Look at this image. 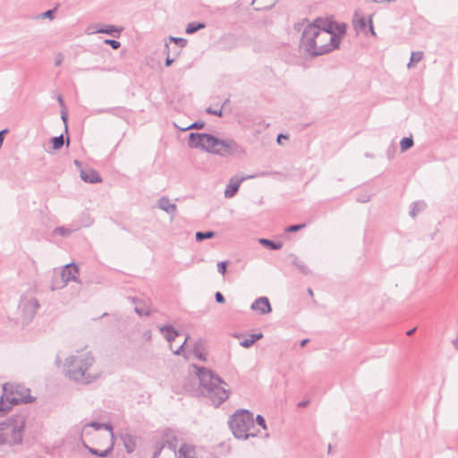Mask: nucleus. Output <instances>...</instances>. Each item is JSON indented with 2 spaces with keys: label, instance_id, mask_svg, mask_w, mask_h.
Masks as SVG:
<instances>
[{
  "label": "nucleus",
  "instance_id": "14",
  "mask_svg": "<svg viewBox=\"0 0 458 458\" xmlns=\"http://www.w3.org/2000/svg\"><path fill=\"white\" fill-rule=\"evenodd\" d=\"M81 445L86 450H88V452L90 454L98 456V457L105 458L113 453L114 441H111L109 443V445L105 450H98L97 448L91 447L87 445L85 440H82Z\"/></svg>",
  "mask_w": 458,
  "mask_h": 458
},
{
  "label": "nucleus",
  "instance_id": "64",
  "mask_svg": "<svg viewBox=\"0 0 458 458\" xmlns=\"http://www.w3.org/2000/svg\"><path fill=\"white\" fill-rule=\"evenodd\" d=\"M454 347L458 350V337L453 341Z\"/></svg>",
  "mask_w": 458,
  "mask_h": 458
},
{
  "label": "nucleus",
  "instance_id": "33",
  "mask_svg": "<svg viewBox=\"0 0 458 458\" xmlns=\"http://www.w3.org/2000/svg\"><path fill=\"white\" fill-rule=\"evenodd\" d=\"M216 233L214 231H199L195 233L196 242H203L204 240L212 239L215 237Z\"/></svg>",
  "mask_w": 458,
  "mask_h": 458
},
{
  "label": "nucleus",
  "instance_id": "5",
  "mask_svg": "<svg viewBox=\"0 0 458 458\" xmlns=\"http://www.w3.org/2000/svg\"><path fill=\"white\" fill-rule=\"evenodd\" d=\"M228 426L233 437L247 440L259 435V429L254 426V415L250 410L238 409L228 419Z\"/></svg>",
  "mask_w": 458,
  "mask_h": 458
},
{
  "label": "nucleus",
  "instance_id": "37",
  "mask_svg": "<svg viewBox=\"0 0 458 458\" xmlns=\"http://www.w3.org/2000/svg\"><path fill=\"white\" fill-rule=\"evenodd\" d=\"M56 11H57V6L39 13L37 16V18L38 19H49V20H53L55 18V13H56Z\"/></svg>",
  "mask_w": 458,
  "mask_h": 458
},
{
  "label": "nucleus",
  "instance_id": "18",
  "mask_svg": "<svg viewBox=\"0 0 458 458\" xmlns=\"http://www.w3.org/2000/svg\"><path fill=\"white\" fill-rule=\"evenodd\" d=\"M67 284L68 283L65 281L64 277L62 276L60 272H54L49 287L51 291H56L63 289Z\"/></svg>",
  "mask_w": 458,
  "mask_h": 458
},
{
  "label": "nucleus",
  "instance_id": "36",
  "mask_svg": "<svg viewBox=\"0 0 458 458\" xmlns=\"http://www.w3.org/2000/svg\"><path fill=\"white\" fill-rule=\"evenodd\" d=\"M164 52L166 53V55H167L165 61V65L166 67L171 66L172 64L175 61V58L177 56V55H175V51L174 52V57H171L170 56V47L167 43H165Z\"/></svg>",
  "mask_w": 458,
  "mask_h": 458
},
{
  "label": "nucleus",
  "instance_id": "39",
  "mask_svg": "<svg viewBox=\"0 0 458 458\" xmlns=\"http://www.w3.org/2000/svg\"><path fill=\"white\" fill-rule=\"evenodd\" d=\"M423 52L422 51H416L412 52L411 55L410 62L408 64V67L410 68L412 64L419 63L423 58Z\"/></svg>",
  "mask_w": 458,
  "mask_h": 458
},
{
  "label": "nucleus",
  "instance_id": "12",
  "mask_svg": "<svg viewBox=\"0 0 458 458\" xmlns=\"http://www.w3.org/2000/svg\"><path fill=\"white\" fill-rule=\"evenodd\" d=\"M60 273L67 283L70 281L77 283L79 281L80 269L75 263H69L64 266Z\"/></svg>",
  "mask_w": 458,
  "mask_h": 458
},
{
  "label": "nucleus",
  "instance_id": "30",
  "mask_svg": "<svg viewBox=\"0 0 458 458\" xmlns=\"http://www.w3.org/2000/svg\"><path fill=\"white\" fill-rule=\"evenodd\" d=\"M206 27V24L204 22L200 21H192L190 22L185 29V32L187 34H193Z\"/></svg>",
  "mask_w": 458,
  "mask_h": 458
},
{
  "label": "nucleus",
  "instance_id": "49",
  "mask_svg": "<svg viewBox=\"0 0 458 458\" xmlns=\"http://www.w3.org/2000/svg\"><path fill=\"white\" fill-rule=\"evenodd\" d=\"M206 112L210 114H214L216 116L221 117L223 115V110L222 108L219 109H213L211 106L208 107L206 109Z\"/></svg>",
  "mask_w": 458,
  "mask_h": 458
},
{
  "label": "nucleus",
  "instance_id": "62",
  "mask_svg": "<svg viewBox=\"0 0 458 458\" xmlns=\"http://www.w3.org/2000/svg\"><path fill=\"white\" fill-rule=\"evenodd\" d=\"M310 342V339L309 338H304L302 339L301 342H300V346L301 347H305L306 344Z\"/></svg>",
  "mask_w": 458,
  "mask_h": 458
},
{
  "label": "nucleus",
  "instance_id": "6",
  "mask_svg": "<svg viewBox=\"0 0 458 458\" xmlns=\"http://www.w3.org/2000/svg\"><path fill=\"white\" fill-rule=\"evenodd\" d=\"M309 23L302 30L300 46L303 47L305 52L311 57H318L323 55L329 54L330 51H326L327 44L317 46V39H320L318 32Z\"/></svg>",
  "mask_w": 458,
  "mask_h": 458
},
{
  "label": "nucleus",
  "instance_id": "20",
  "mask_svg": "<svg viewBox=\"0 0 458 458\" xmlns=\"http://www.w3.org/2000/svg\"><path fill=\"white\" fill-rule=\"evenodd\" d=\"M121 440L128 454H131L134 452L136 448V442L134 437L131 434L125 433L121 435Z\"/></svg>",
  "mask_w": 458,
  "mask_h": 458
},
{
  "label": "nucleus",
  "instance_id": "3",
  "mask_svg": "<svg viewBox=\"0 0 458 458\" xmlns=\"http://www.w3.org/2000/svg\"><path fill=\"white\" fill-rule=\"evenodd\" d=\"M27 418L28 412L23 410L0 422V445L13 446L22 443Z\"/></svg>",
  "mask_w": 458,
  "mask_h": 458
},
{
  "label": "nucleus",
  "instance_id": "28",
  "mask_svg": "<svg viewBox=\"0 0 458 458\" xmlns=\"http://www.w3.org/2000/svg\"><path fill=\"white\" fill-rule=\"evenodd\" d=\"M427 205L424 201H413L411 204L409 214L411 217L414 218L418 215V213L425 209Z\"/></svg>",
  "mask_w": 458,
  "mask_h": 458
},
{
  "label": "nucleus",
  "instance_id": "26",
  "mask_svg": "<svg viewBox=\"0 0 458 458\" xmlns=\"http://www.w3.org/2000/svg\"><path fill=\"white\" fill-rule=\"evenodd\" d=\"M123 28H118L114 25H105L103 28L98 29L97 30L98 33H103L110 35L114 38H118L120 36Z\"/></svg>",
  "mask_w": 458,
  "mask_h": 458
},
{
  "label": "nucleus",
  "instance_id": "32",
  "mask_svg": "<svg viewBox=\"0 0 458 458\" xmlns=\"http://www.w3.org/2000/svg\"><path fill=\"white\" fill-rule=\"evenodd\" d=\"M414 145V140L412 136L410 137H403L400 141V151L402 153L407 151L411 148H412Z\"/></svg>",
  "mask_w": 458,
  "mask_h": 458
},
{
  "label": "nucleus",
  "instance_id": "25",
  "mask_svg": "<svg viewBox=\"0 0 458 458\" xmlns=\"http://www.w3.org/2000/svg\"><path fill=\"white\" fill-rule=\"evenodd\" d=\"M276 1L272 0L267 3L266 0H253L251 4L256 11L270 10L276 5Z\"/></svg>",
  "mask_w": 458,
  "mask_h": 458
},
{
  "label": "nucleus",
  "instance_id": "47",
  "mask_svg": "<svg viewBox=\"0 0 458 458\" xmlns=\"http://www.w3.org/2000/svg\"><path fill=\"white\" fill-rule=\"evenodd\" d=\"M176 442L177 438L175 436H173L170 439L165 441V446H167L170 450L175 451L176 449Z\"/></svg>",
  "mask_w": 458,
  "mask_h": 458
},
{
  "label": "nucleus",
  "instance_id": "53",
  "mask_svg": "<svg viewBox=\"0 0 458 458\" xmlns=\"http://www.w3.org/2000/svg\"><path fill=\"white\" fill-rule=\"evenodd\" d=\"M215 300L217 303H225V296L222 294V293L220 292H216L215 293Z\"/></svg>",
  "mask_w": 458,
  "mask_h": 458
},
{
  "label": "nucleus",
  "instance_id": "17",
  "mask_svg": "<svg viewBox=\"0 0 458 458\" xmlns=\"http://www.w3.org/2000/svg\"><path fill=\"white\" fill-rule=\"evenodd\" d=\"M157 207L167 214L174 216L177 210L175 204L171 203L168 197L162 196L157 202Z\"/></svg>",
  "mask_w": 458,
  "mask_h": 458
},
{
  "label": "nucleus",
  "instance_id": "23",
  "mask_svg": "<svg viewBox=\"0 0 458 458\" xmlns=\"http://www.w3.org/2000/svg\"><path fill=\"white\" fill-rule=\"evenodd\" d=\"M89 428H93L95 430L102 429V423L95 421V420L86 423L81 428V437H80L81 443H82V440H84L85 436H88L90 434Z\"/></svg>",
  "mask_w": 458,
  "mask_h": 458
},
{
  "label": "nucleus",
  "instance_id": "46",
  "mask_svg": "<svg viewBox=\"0 0 458 458\" xmlns=\"http://www.w3.org/2000/svg\"><path fill=\"white\" fill-rule=\"evenodd\" d=\"M102 428L107 430L110 433V442L114 440V435L113 432V425L110 422L102 423Z\"/></svg>",
  "mask_w": 458,
  "mask_h": 458
},
{
  "label": "nucleus",
  "instance_id": "60",
  "mask_svg": "<svg viewBox=\"0 0 458 458\" xmlns=\"http://www.w3.org/2000/svg\"><path fill=\"white\" fill-rule=\"evenodd\" d=\"M63 62V55L59 54L58 57L55 59V66H58Z\"/></svg>",
  "mask_w": 458,
  "mask_h": 458
},
{
  "label": "nucleus",
  "instance_id": "54",
  "mask_svg": "<svg viewBox=\"0 0 458 458\" xmlns=\"http://www.w3.org/2000/svg\"><path fill=\"white\" fill-rule=\"evenodd\" d=\"M189 338H190V336L187 335L185 340H184V342L182 343V344L174 352V354L180 355L182 353V352H183L184 346H185V344H186V343H187Z\"/></svg>",
  "mask_w": 458,
  "mask_h": 458
},
{
  "label": "nucleus",
  "instance_id": "41",
  "mask_svg": "<svg viewBox=\"0 0 458 458\" xmlns=\"http://www.w3.org/2000/svg\"><path fill=\"white\" fill-rule=\"evenodd\" d=\"M305 226H306V224H304V223L291 225H288L287 227H285L284 232L285 233H295V232H298V231L303 229Z\"/></svg>",
  "mask_w": 458,
  "mask_h": 458
},
{
  "label": "nucleus",
  "instance_id": "1",
  "mask_svg": "<svg viewBox=\"0 0 458 458\" xmlns=\"http://www.w3.org/2000/svg\"><path fill=\"white\" fill-rule=\"evenodd\" d=\"M188 146L191 148L201 149L223 157L245 155L243 147L234 140L230 138L219 139L207 132H191L188 136Z\"/></svg>",
  "mask_w": 458,
  "mask_h": 458
},
{
  "label": "nucleus",
  "instance_id": "56",
  "mask_svg": "<svg viewBox=\"0 0 458 458\" xmlns=\"http://www.w3.org/2000/svg\"><path fill=\"white\" fill-rule=\"evenodd\" d=\"M288 138H289L288 134L279 133L276 137V142H277V144L280 145V144H282L281 140H284V139L287 140Z\"/></svg>",
  "mask_w": 458,
  "mask_h": 458
},
{
  "label": "nucleus",
  "instance_id": "9",
  "mask_svg": "<svg viewBox=\"0 0 458 458\" xmlns=\"http://www.w3.org/2000/svg\"><path fill=\"white\" fill-rule=\"evenodd\" d=\"M310 24L313 28L312 30H315L320 38L327 37L328 35L331 37L335 21L324 19L322 17H317Z\"/></svg>",
  "mask_w": 458,
  "mask_h": 458
},
{
  "label": "nucleus",
  "instance_id": "55",
  "mask_svg": "<svg viewBox=\"0 0 458 458\" xmlns=\"http://www.w3.org/2000/svg\"><path fill=\"white\" fill-rule=\"evenodd\" d=\"M57 101H58L59 106H61V110L67 109L62 95H58Z\"/></svg>",
  "mask_w": 458,
  "mask_h": 458
},
{
  "label": "nucleus",
  "instance_id": "40",
  "mask_svg": "<svg viewBox=\"0 0 458 458\" xmlns=\"http://www.w3.org/2000/svg\"><path fill=\"white\" fill-rule=\"evenodd\" d=\"M205 122L202 120H197L194 123H191L186 128L181 129L182 131H187V130H201L205 127Z\"/></svg>",
  "mask_w": 458,
  "mask_h": 458
},
{
  "label": "nucleus",
  "instance_id": "4",
  "mask_svg": "<svg viewBox=\"0 0 458 458\" xmlns=\"http://www.w3.org/2000/svg\"><path fill=\"white\" fill-rule=\"evenodd\" d=\"M94 362L95 359L90 352L72 355L65 360V374L70 379L77 383L90 384L98 378V376H91L87 373Z\"/></svg>",
  "mask_w": 458,
  "mask_h": 458
},
{
  "label": "nucleus",
  "instance_id": "21",
  "mask_svg": "<svg viewBox=\"0 0 458 458\" xmlns=\"http://www.w3.org/2000/svg\"><path fill=\"white\" fill-rule=\"evenodd\" d=\"M289 258L291 259V263L294 267H296L300 272L303 275H310L311 270L299 259L295 254H290Z\"/></svg>",
  "mask_w": 458,
  "mask_h": 458
},
{
  "label": "nucleus",
  "instance_id": "58",
  "mask_svg": "<svg viewBox=\"0 0 458 458\" xmlns=\"http://www.w3.org/2000/svg\"><path fill=\"white\" fill-rule=\"evenodd\" d=\"M134 310L140 316H142V315L148 316L149 315L148 311H144L143 309H140V308H138V307H135Z\"/></svg>",
  "mask_w": 458,
  "mask_h": 458
},
{
  "label": "nucleus",
  "instance_id": "38",
  "mask_svg": "<svg viewBox=\"0 0 458 458\" xmlns=\"http://www.w3.org/2000/svg\"><path fill=\"white\" fill-rule=\"evenodd\" d=\"M372 18H373V14H370L369 19H368V26H367L368 30L366 29L365 32H363L364 35L367 36V37L368 36H371V37H376L377 36V33H376V31L374 30Z\"/></svg>",
  "mask_w": 458,
  "mask_h": 458
},
{
  "label": "nucleus",
  "instance_id": "13",
  "mask_svg": "<svg viewBox=\"0 0 458 458\" xmlns=\"http://www.w3.org/2000/svg\"><path fill=\"white\" fill-rule=\"evenodd\" d=\"M81 179L87 183H98L102 182V177L98 172L93 168L81 169L80 171Z\"/></svg>",
  "mask_w": 458,
  "mask_h": 458
},
{
  "label": "nucleus",
  "instance_id": "15",
  "mask_svg": "<svg viewBox=\"0 0 458 458\" xmlns=\"http://www.w3.org/2000/svg\"><path fill=\"white\" fill-rule=\"evenodd\" d=\"M247 177H233L225 187V197L233 198L238 192L241 183Z\"/></svg>",
  "mask_w": 458,
  "mask_h": 458
},
{
  "label": "nucleus",
  "instance_id": "29",
  "mask_svg": "<svg viewBox=\"0 0 458 458\" xmlns=\"http://www.w3.org/2000/svg\"><path fill=\"white\" fill-rule=\"evenodd\" d=\"M169 41L174 42L177 49H175V55H179L181 54L182 49L187 45V39L183 38H177V37H169Z\"/></svg>",
  "mask_w": 458,
  "mask_h": 458
},
{
  "label": "nucleus",
  "instance_id": "63",
  "mask_svg": "<svg viewBox=\"0 0 458 458\" xmlns=\"http://www.w3.org/2000/svg\"><path fill=\"white\" fill-rule=\"evenodd\" d=\"M310 403L309 400L301 401L298 403L299 407H306Z\"/></svg>",
  "mask_w": 458,
  "mask_h": 458
},
{
  "label": "nucleus",
  "instance_id": "24",
  "mask_svg": "<svg viewBox=\"0 0 458 458\" xmlns=\"http://www.w3.org/2000/svg\"><path fill=\"white\" fill-rule=\"evenodd\" d=\"M259 242L263 247H265L266 249L270 250H278L282 249V247H283L282 242L273 241V240L267 239V238H259Z\"/></svg>",
  "mask_w": 458,
  "mask_h": 458
},
{
  "label": "nucleus",
  "instance_id": "45",
  "mask_svg": "<svg viewBox=\"0 0 458 458\" xmlns=\"http://www.w3.org/2000/svg\"><path fill=\"white\" fill-rule=\"evenodd\" d=\"M104 43L106 45L110 46L114 50L118 49L121 47V43L115 39L106 38L104 40Z\"/></svg>",
  "mask_w": 458,
  "mask_h": 458
},
{
  "label": "nucleus",
  "instance_id": "43",
  "mask_svg": "<svg viewBox=\"0 0 458 458\" xmlns=\"http://www.w3.org/2000/svg\"><path fill=\"white\" fill-rule=\"evenodd\" d=\"M61 119L64 124V132L68 135V111L61 110Z\"/></svg>",
  "mask_w": 458,
  "mask_h": 458
},
{
  "label": "nucleus",
  "instance_id": "31",
  "mask_svg": "<svg viewBox=\"0 0 458 458\" xmlns=\"http://www.w3.org/2000/svg\"><path fill=\"white\" fill-rule=\"evenodd\" d=\"M354 30L358 32H365V30L368 26V21H366L364 16L358 18L357 20H353L352 21Z\"/></svg>",
  "mask_w": 458,
  "mask_h": 458
},
{
  "label": "nucleus",
  "instance_id": "8",
  "mask_svg": "<svg viewBox=\"0 0 458 458\" xmlns=\"http://www.w3.org/2000/svg\"><path fill=\"white\" fill-rule=\"evenodd\" d=\"M347 25L345 23H338L337 21H335L333 32L331 33V37H329L327 47H325L326 51H330L331 53L335 49H339L341 39L345 35Z\"/></svg>",
  "mask_w": 458,
  "mask_h": 458
},
{
  "label": "nucleus",
  "instance_id": "2",
  "mask_svg": "<svg viewBox=\"0 0 458 458\" xmlns=\"http://www.w3.org/2000/svg\"><path fill=\"white\" fill-rule=\"evenodd\" d=\"M192 367L196 369L199 385L203 388V396L209 401L211 405L218 408L230 396V390L225 388V386H228L227 383L215 371L206 367L195 364Z\"/></svg>",
  "mask_w": 458,
  "mask_h": 458
},
{
  "label": "nucleus",
  "instance_id": "57",
  "mask_svg": "<svg viewBox=\"0 0 458 458\" xmlns=\"http://www.w3.org/2000/svg\"><path fill=\"white\" fill-rule=\"evenodd\" d=\"M288 138H289L288 134L279 133L276 137V142H277V144L280 145V144H282L281 140H284V139L287 140Z\"/></svg>",
  "mask_w": 458,
  "mask_h": 458
},
{
  "label": "nucleus",
  "instance_id": "61",
  "mask_svg": "<svg viewBox=\"0 0 458 458\" xmlns=\"http://www.w3.org/2000/svg\"><path fill=\"white\" fill-rule=\"evenodd\" d=\"M327 37H321L320 39H317V44L318 43H319L320 45L327 44L328 42H327Z\"/></svg>",
  "mask_w": 458,
  "mask_h": 458
},
{
  "label": "nucleus",
  "instance_id": "34",
  "mask_svg": "<svg viewBox=\"0 0 458 458\" xmlns=\"http://www.w3.org/2000/svg\"><path fill=\"white\" fill-rule=\"evenodd\" d=\"M50 142L52 145V148L54 150H58V149L62 148L64 144V140L63 134L60 136L52 137L50 140Z\"/></svg>",
  "mask_w": 458,
  "mask_h": 458
},
{
  "label": "nucleus",
  "instance_id": "10",
  "mask_svg": "<svg viewBox=\"0 0 458 458\" xmlns=\"http://www.w3.org/2000/svg\"><path fill=\"white\" fill-rule=\"evenodd\" d=\"M19 307L22 311L24 318L26 320H30L38 310L39 302L34 297L29 299L21 298Z\"/></svg>",
  "mask_w": 458,
  "mask_h": 458
},
{
  "label": "nucleus",
  "instance_id": "44",
  "mask_svg": "<svg viewBox=\"0 0 458 458\" xmlns=\"http://www.w3.org/2000/svg\"><path fill=\"white\" fill-rule=\"evenodd\" d=\"M165 444L164 443H157L155 445V451L153 453V455H152V458H158V456L160 455L162 450L165 448Z\"/></svg>",
  "mask_w": 458,
  "mask_h": 458
},
{
  "label": "nucleus",
  "instance_id": "42",
  "mask_svg": "<svg viewBox=\"0 0 458 458\" xmlns=\"http://www.w3.org/2000/svg\"><path fill=\"white\" fill-rule=\"evenodd\" d=\"M229 261L228 260H223L217 263V271L219 274L225 276L227 271Z\"/></svg>",
  "mask_w": 458,
  "mask_h": 458
},
{
  "label": "nucleus",
  "instance_id": "52",
  "mask_svg": "<svg viewBox=\"0 0 458 458\" xmlns=\"http://www.w3.org/2000/svg\"><path fill=\"white\" fill-rule=\"evenodd\" d=\"M121 111H124V108L123 107H113V108H109V109H102L99 111V113H104V112H112L113 114L118 115V113L121 112Z\"/></svg>",
  "mask_w": 458,
  "mask_h": 458
},
{
  "label": "nucleus",
  "instance_id": "59",
  "mask_svg": "<svg viewBox=\"0 0 458 458\" xmlns=\"http://www.w3.org/2000/svg\"><path fill=\"white\" fill-rule=\"evenodd\" d=\"M308 21V19H304L301 22H298L294 25V29L297 30H300L301 28L303 26L304 22Z\"/></svg>",
  "mask_w": 458,
  "mask_h": 458
},
{
  "label": "nucleus",
  "instance_id": "11",
  "mask_svg": "<svg viewBox=\"0 0 458 458\" xmlns=\"http://www.w3.org/2000/svg\"><path fill=\"white\" fill-rule=\"evenodd\" d=\"M252 310L259 311L260 315H266L272 312V306L269 299L266 296L257 298L250 305Z\"/></svg>",
  "mask_w": 458,
  "mask_h": 458
},
{
  "label": "nucleus",
  "instance_id": "27",
  "mask_svg": "<svg viewBox=\"0 0 458 458\" xmlns=\"http://www.w3.org/2000/svg\"><path fill=\"white\" fill-rule=\"evenodd\" d=\"M262 337L263 334L261 332L251 334L248 338H245L244 340L241 341L240 345L244 348H250Z\"/></svg>",
  "mask_w": 458,
  "mask_h": 458
},
{
  "label": "nucleus",
  "instance_id": "35",
  "mask_svg": "<svg viewBox=\"0 0 458 458\" xmlns=\"http://www.w3.org/2000/svg\"><path fill=\"white\" fill-rule=\"evenodd\" d=\"M72 230L70 228L64 226L55 227L53 231L54 235H60L62 237H68L72 233Z\"/></svg>",
  "mask_w": 458,
  "mask_h": 458
},
{
  "label": "nucleus",
  "instance_id": "51",
  "mask_svg": "<svg viewBox=\"0 0 458 458\" xmlns=\"http://www.w3.org/2000/svg\"><path fill=\"white\" fill-rule=\"evenodd\" d=\"M356 200L359 203H367L370 200V196L368 194H360L357 196Z\"/></svg>",
  "mask_w": 458,
  "mask_h": 458
},
{
  "label": "nucleus",
  "instance_id": "22",
  "mask_svg": "<svg viewBox=\"0 0 458 458\" xmlns=\"http://www.w3.org/2000/svg\"><path fill=\"white\" fill-rule=\"evenodd\" d=\"M178 453L179 456L177 458H196L194 446L186 443L181 445Z\"/></svg>",
  "mask_w": 458,
  "mask_h": 458
},
{
  "label": "nucleus",
  "instance_id": "50",
  "mask_svg": "<svg viewBox=\"0 0 458 458\" xmlns=\"http://www.w3.org/2000/svg\"><path fill=\"white\" fill-rule=\"evenodd\" d=\"M10 410H11V406L5 404L4 399H3V397L1 396L0 397V414L5 413V412L9 411Z\"/></svg>",
  "mask_w": 458,
  "mask_h": 458
},
{
  "label": "nucleus",
  "instance_id": "16",
  "mask_svg": "<svg viewBox=\"0 0 458 458\" xmlns=\"http://www.w3.org/2000/svg\"><path fill=\"white\" fill-rule=\"evenodd\" d=\"M159 331L168 343H172L179 335L178 330L170 324L162 326L159 327Z\"/></svg>",
  "mask_w": 458,
  "mask_h": 458
},
{
  "label": "nucleus",
  "instance_id": "7",
  "mask_svg": "<svg viewBox=\"0 0 458 458\" xmlns=\"http://www.w3.org/2000/svg\"><path fill=\"white\" fill-rule=\"evenodd\" d=\"M2 397L4 399L5 404L10 405L11 408L13 405H18L20 403L28 404L36 400V398L31 396L30 394H24L20 392L19 386L11 383H4L3 385Z\"/></svg>",
  "mask_w": 458,
  "mask_h": 458
},
{
  "label": "nucleus",
  "instance_id": "48",
  "mask_svg": "<svg viewBox=\"0 0 458 458\" xmlns=\"http://www.w3.org/2000/svg\"><path fill=\"white\" fill-rule=\"evenodd\" d=\"M255 423H257L262 428L267 429L266 420H265V418L262 415L258 414L256 416V418L254 419V424Z\"/></svg>",
  "mask_w": 458,
  "mask_h": 458
},
{
  "label": "nucleus",
  "instance_id": "19",
  "mask_svg": "<svg viewBox=\"0 0 458 458\" xmlns=\"http://www.w3.org/2000/svg\"><path fill=\"white\" fill-rule=\"evenodd\" d=\"M192 352L199 360L206 361L207 354L205 352V341L203 339L199 338L194 343Z\"/></svg>",
  "mask_w": 458,
  "mask_h": 458
}]
</instances>
